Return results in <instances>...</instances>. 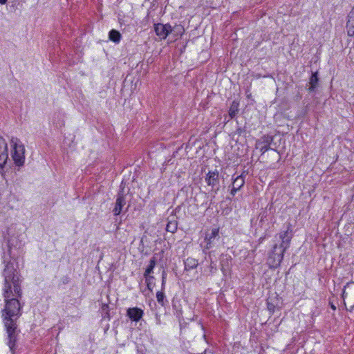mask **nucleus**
I'll return each instance as SVG.
<instances>
[{
  "label": "nucleus",
  "mask_w": 354,
  "mask_h": 354,
  "mask_svg": "<svg viewBox=\"0 0 354 354\" xmlns=\"http://www.w3.org/2000/svg\"><path fill=\"white\" fill-rule=\"evenodd\" d=\"M267 308L268 311L272 315L274 313L275 306L274 304L267 301Z\"/></svg>",
  "instance_id": "30"
},
{
  "label": "nucleus",
  "mask_w": 354,
  "mask_h": 354,
  "mask_svg": "<svg viewBox=\"0 0 354 354\" xmlns=\"http://www.w3.org/2000/svg\"><path fill=\"white\" fill-rule=\"evenodd\" d=\"M219 229L214 228L212 230L211 233L209 234H206L205 239L208 241H212V239H215L218 236Z\"/></svg>",
  "instance_id": "25"
},
{
  "label": "nucleus",
  "mask_w": 354,
  "mask_h": 354,
  "mask_svg": "<svg viewBox=\"0 0 354 354\" xmlns=\"http://www.w3.org/2000/svg\"><path fill=\"white\" fill-rule=\"evenodd\" d=\"M140 243L143 245V238L141 239Z\"/></svg>",
  "instance_id": "42"
},
{
  "label": "nucleus",
  "mask_w": 354,
  "mask_h": 354,
  "mask_svg": "<svg viewBox=\"0 0 354 354\" xmlns=\"http://www.w3.org/2000/svg\"><path fill=\"white\" fill-rule=\"evenodd\" d=\"M126 195L127 194L125 193L124 187H120L119 192L117 194L115 206L113 209V213L114 216H118L122 213V209L126 205Z\"/></svg>",
  "instance_id": "7"
},
{
  "label": "nucleus",
  "mask_w": 354,
  "mask_h": 354,
  "mask_svg": "<svg viewBox=\"0 0 354 354\" xmlns=\"http://www.w3.org/2000/svg\"><path fill=\"white\" fill-rule=\"evenodd\" d=\"M248 174V173L245 174V171H243L242 174L239 176H237L236 178H242V179H244L245 180V178L246 176V175Z\"/></svg>",
  "instance_id": "35"
},
{
  "label": "nucleus",
  "mask_w": 354,
  "mask_h": 354,
  "mask_svg": "<svg viewBox=\"0 0 354 354\" xmlns=\"http://www.w3.org/2000/svg\"><path fill=\"white\" fill-rule=\"evenodd\" d=\"M71 281V278L68 277V276H64L62 279H61V282L62 284L64 285H66V284H68Z\"/></svg>",
  "instance_id": "31"
},
{
  "label": "nucleus",
  "mask_w": 354,
  "mask_h": 354,
  "mask_svg": "<svg viewBox=\"0 0 354 354\" xmlns=\"http://www.w3.org/2000/svg\"><path fill=\"white\" fill-rule=\"evenodd\" d=\"M126 315L131 322H138L143 317L144 310L138 307L129 308Z\"/></svg>",
  "instance_id": "11"
},
{
  "label": "nucleus",
  "mask_w": 354,
  "mask_h": 354,
  "mask_svg": "<svg viewBox=\"0 0 354 354\" xmlns=\"http://www.w3.org/2000/svg\"><path fill=\"white\" fill-rule=\"evenodd\" d=\"M268 216V212L266 209H262L260 213L259 214L258 218H259V223L262 225L264 220Z\"/></svg>",
  "instance_id": "29"
},
{
  "label": "nucleus",
  "mask_w": 354,
  "mask_h": 354,
  "mask_svg": "<svg viewBox=\"0 0 354 354\" xmlns=\"http://www.w3.org/2000/svg\"><path fill=\"white\" fill-rule=\"evenodd\" d=\"M346 30L349 36L354 35V17H349L346 23Z\"/></svg>",
  "instance_id": "20"
},
{
  "label": "nucleus",
  "mask_w": 354,
  "mask_h": 354,
  "mask_svg": "<svg viewBox=\"0 0 354 354\" xmlns=\"http://www.w3.org/2000/svg\"><path fill=\"white\" fill-rule=\"evenodd\" d=\"M11 155H24L25 147L17 138L12 137L10 139Z\"/></svg>",
  "instance_id": "10"
},
{
  "label": "nucleus",
  "mask_w": 354,
  "mask_h": 354,
  "mask_svg": "<svg viewBox=\"0 0 354 354\" xmlns=\"http://www.w3.org/2000/svg\"><path fill=\"white\" fill-rule=\"evenodd\" d=\"M165 285H166V280L162 279L160 291H165Z\"/></svg>",
  "instance_id": "34"
},
{
  "label": "nucleus",
  "mask_w": 354,
  "mask_h": 354,
  "mask_svg": "<svg viewBox=\"0 0 354 354\" xmlns=\"http://www.w3.org/2000/svg\"><path fill=\"white\" fill-rule=\"evenodd\" d=\"M211 274H214L217 272L216 263L210 258V265L209 266Z\"/></svg>",
  "instance_id": "28"
},
{
  "label": "nucleus",
  "mask_w": 354,
  "mask_h": 354,
  "mask_svg": "<svg viewBox=\"0 0 354 354\" xmlns=\"http://www.w3.org/2000/svg\"><path fill=\"white\" fill-rule=\"evenodd\" d=\"M178 228V223L176 221H169L166 226V230L171 233H175Z\"/></svg>",
  "instance_id": "21"
},
{
  "label": "nucleus",
  "mask_w": 354,
  "mask_h": 354,
  "mask_svg": "<svg viewBox=\"0 0 354 354\" xmlns=\"http://www.w3.org/2000/svg\"><path fill=\"white\" fill-rule=\"evenodd\" d=\"M203 252L205 254H208V255H209V259L211 258V253H212V252H207V249H205V248H203Z\"/></svg>",
  "instance_id": "36"
},
{
  "label": "nucleus",
  "mask_w": 354,
  "mask_h": 354,
  "mask_svg": "<svg viewBox=\"0 0 354 354\" xmlns=\"http://www.w3.org/2000/svg\"><path fill=\"white\" fill-rule=\"evenodd\" d=\"M145 283L147 287V289L152 292L153 287L155 286V277L153 276L145 277Z\"/></svg>",
  "instance_id": "22"
},
{
  "label": "nucleus",
  "mask_w": 354,
  "mask_h": 354,
  "mask_svg": "<svg viewBox=\"0 0 354 354\" xmlns=\"http://www.w3.org/2000/svg\"><path fill=\"white\" fill-rule=\"evenodd\" d=\"M239 112V104L233 101L229 110V115L230 118H234Z\"/></svg>",
  "instance_id": "19"
},
{
  "label": "nucleus",
  "mask_w": 354,
  "mask_h": 354,
  "mask_svg": "<svg viewBox=\"0 0 354 354\" xmlns=\"http://www.w3.org/2000/svg\"><path fill=\"white\" fill-rule=\"evenodd\" d=\"M13 158V163L20 167L24 165L25 156H11Z\"/></svg>",
  "instance_id": "26"
},
{
  "label": "nucleus",
  "mask_w": 354,
  "mask_h": 354,
  "mask_svg": "<svg viewBox=\"0 0 354 354\" xmlns=\"http://www.w3.org/2000/svg\"><path fill=\"white\" fill-rule=\"evenodd\" d=\"M156 265V258L153 256L151 258L149 261V263L147 266L145 273L144 277H149L151 276V274L153 272V269Z\"/></svg>",
  "instance_id": "15"
},
{
  "label": "nucleus",
  "mask_w": 354,
  "mask_h": 354,
  "mask_svg": "<svg viewBox=\"0 0 354 354\" xmlns=\"http://www.w3.org/2000/svg\"><path fill=\"white\" fill-rule=\"evenodd\" d=\"M7 2V0H0L1 4H5Z\"/></svg>",
  "instance_id": "40"
},
{
  "label": "nucleus",
  "mask_w": 354,
  "mask_h": 354,
  "mask_svg": "<svg viewBox=\"0 0 354 354\" xmlns=\"http://www.w3.org/2000/svg\"><path fill=\"white\" fill-rule=\"evenodd\" d=\"M20 243L15 237L8 239V254L9 259L3 257L6 264L3 272L4 286L3 295L5 299V307L3 310V322L8 334V346L12 353H15L18 335L20 330L17 324V319L22 315L24 303L22 298L21 283L23 277L19 270L17 259L21 254Z\"/></svg>",
  "instance_id": "1"
},
{
  "label": "nucleus",
  "mask_w": 354,
  "mask_h": 354,
  "mask_svg": "<svg viewBox=\"0 0 354 354\" xmlns=\"http://www.w3.org/2000/svg\"><path fill=\"white\" fill-rule=\"evenodd\" d=\"M184 264H185V270H190L196 268L198 265V260L195 259L194 258L188 257L185 260Z\"/></svg>",
  "instance_id": "14"
},
{
  "label": "nucleus",
  "mask_w": 354,
  "mask_h": 354,
  "mask_svg": "<svg viewBox=\"0 0 354 354\" xmlns=\"http://www.w3.org/2000/svg\"><path fill=\"white\" fill-rule=\"evenodd\" d=\"M109 39L115 43H119L121 39V34L115 30H111L109 34Z\"/></svg>",
  "instance_id": "18"
},
{
  "label": "nucleus",
  "mask_w": 354,
  "mask_h": 354,
  "mask_svg": "<svg viewBox=\"0 0 354 354\" xmlns=\"http://www.w3.org/2000/svg\"><path fill=\"white\" fill-rule=\"evenodd\" d=\"M286 251L277 244L274 245L267 259V264L270 269L274 270L280 266Z\"/></svg>",
  "instance_id": "2"
},
{
  "label": "nucleus",
  "mask_w": 354,
  "mask_h": 354,
  "mask_svg": "<svg viewBox=\"0 0 354 354\" xmlns=\"http://www.w3.org/2000/svg\"><path fill=\"white\" fill-rule=\"evenodd\" d=\"M243 132H244V130L241 128H238L236 131V133L239 135H241Z\"/></svg>",
  "instance_id": "37"
},
{
  "label": "nucleus",
  "mask_w": 354,
  "mask_h": 354,
  "mask_svg": "<svg viewBox=\"0 0 354 354\" xmlns=\"http://www.w3.org/2000/svg\"><path fill=\"white\" fill-rule=\"evenodd\" d=\"M206 241H207L206 245L204 248L205 249L209 250V248H212V241H208V240H206Z\"/></svg>",
  "instance_id": "33"
},
{
  "label": "nucleus",
  "mask_w": 354,
  "mask_h": 354,
  "mask_svg": "<svg viewBox=\"0 0 354 354\" xmlns=\"http://www.w3.org/2000/svg\"><path fill=\"white\" fill-rule=\"evenodd\" d=\"M279 238L281 240V243L279 246L287 250L290 247V241L292 238V229L290 223L288 224L286 231L279 233Z\"/></svg>",
  "instance_id": "8"
},
{
  "label": "nucleus",
  "mask_w": 354,
  "mask_h": 354,
  "mask_svg": "<svg viewBox=\"0 0 354 354\" xmlns=\"http://www.w3.org/2000/svg\"><path fill=\"white\" fill-rule=\"evenodd\" d=\"M342 297L344 300L347 299L351 308L349 311L351 312L354 309V281L348 282L344 287Z\"/></svg>",
  "instance_id": "6"
},
{
  "label": "nucleus",
  "mask_w": 354,
  "mask_h": 354,
  "mask_svg": "<svg viewBox=\"0 0 354 354\" xmlns=\"http://www.w3.org/2000/svg\"><path fill=\"white\" fill-rule=\"evenodd\" d=\"M171 306L174 315L178 318L179 322L184 319L183 315V308L181 300L178 297H174L171 300Z\"/></svg>",
  "instance_id": "12"
},
{
  "label": "nucleus",
  "mask_w": 354,
  "mask_h": 354,
  "mask_svg": "<svg viewBox=\"0 0 354 354\" xmlns=\"http://www.w3.org/2000/svg\"><path fill=\"white\" fill-rule=\"evenodd\" d=\"M156 299L158 303L162 307H165L168 305V300L166 298L164 291H158L156 292Z\"/></svg>",
  "instance_id": "16"
},
{
  "label": "nucleus",
  "mask_w": 354,
  "mask_h": 354,
  "mask_svg": "<svg viewBox=\"0 0 354 354\" xmlns=\"http://www.w3.org/2000/svg\"><path fill=\"white\" fill-rule=\"evenodd\" d=\"M13 164V158L11 157V158H9V157L6 160V165L5 167H1V169L2 170V174L5 171H8L10 169H11L12 165Z\"/></svg>",
  "instance_id": "27"
},
{
  "label": "nucleus",
  "mask_w": 354,
  "mask_h": 354,
  "mask_svg": "<svg viewBox=\"0 0 354 354\" xmlns=\"http://www.w3.org/2000/svg\"><path fill=\"white\" fill-rule=\"evenodd\" d=\"M245 184V180L242 178H235L233 179L232 186L236 187V189H241Z\"/></svg>",
  "instance_id": "24"
},
{
  "label": "nucleus",
  "mask_w": 354,
  "mask_h": 354,
  "mask_svg": "<svg viewBox=\"0 0 354 354\" xmlns=\"http://www.w3.org/2000/svg\"><path fill=\"white\" fill-rule=\"evenodd\" d=\"M239 189H236V187L232 186V189L230 191V194L232 196H234L236 194V192L239 191Z\"/></svg>",
  "instance_id": "32"
},
{
  "label": "nucleus",
  "mask_w": 354,
  "mask_h": 354,
  "mask_svg": "<svg viewBox=\"0 0 354 354\" xmlns=\"http://www.w3.org/2000/svg\"><path fill=\"white\" fill-rule=\"evenodd\" d=\"M319 82L318 78V72H315L312 73V75L309 80L310 87L308 88L309 92H313L317 87Z\"/></svg>",
  "instance_id": "13"
},
{
  "label": "nucleus",
  "mask_w": 354,
  "mask_h": 354,
  "mask_svg": "<svg viewBox=\"0 0 354 354\" xmlns=\"http://www.w3.org/2000/svg\"><path fill=\"white\" fill-rule=\"evenodd\" d=\"M330 306L333 310H336V306L333 303L330 302Z\"/></svg>",
  "instance_id": "39"
},
{
  "label": "nucleus",
  "mask_w": 354,
  "mask_h": 354,
  "mask_svg": "<svg viewBox=\"0 0 354 354\" xmlns=\"http://www.w3.org/2000/svg\"><path fill=\"white\" fill-rule=\"evenodd\" d=\"M221 270L223 275L226 276L230 274L232 267V258L228 254H222L220 258Z\"/></svg>",
  "instance_id": "9"
},
{
  "label": "nucleus",
  "mask_w": 354,
  "mask_h": 354,
  "mask_svg": "<svg viewBox=\"0 0 354 354\" xmlns=\"http://www.w3.org/2000/svg\"><path fill=\"white\" fill-rule=\"evenodd\" d=\"M263 239H264V238H263V237H261V238L259 239V241L260 243H261V242L263 241Z\"/></svg>",
  "instance_id": "41"
},
{
  "label": "nucleus",
  "mask_w": 354,
  "mask_h": 354,
  "mask_svg": "<svg viewBox=\"0 0 354 354\" xmlns=\"http://www.w3.org/2000/svg\"><path fill=\"white\" fill-rule=\"evenodd\" d=\"M154 30L160 39H165L173 31L181 33L184 29L181 26H176L172 28L169 24H162L159 23L154 24Z\"/></svg>",
  "instance_id": "4"
},
{
  "label": "nucleus",
  "mask_w": 354,
  "mask_h": 354,
  "mask_svg": "<svg viewBox=\"0 0 354 354\" xmlns=\"http://www.w3.org/2000/svg\"><path fill=\"white\" fill-rule=\"evenodd\" d=\"M273 138L269 135H265L257 140L255 145V149L257 152L261 153V155L267 151L277 152L279 154V151H277L272 146Z\"/></svg>",
  "instance_id": "3"
},
{
  "label": "nucleus",
  "mask_w": 354,
  "mask_h": 354,
  "mask_svg": "<svg viewBox=\"0 0 354 354\" xmlns=\"http://www.w3.org/2000/svg\"><path fill=\"white\" fill-rule=\"evenodd\" d=\"M100 311H101L102 317L103 319H107L108 320L111 319V316L110 314V308H109V304H102Z\"/></svg>",
  "instance_id": "17"
},
{
  "label": "nucleus",
  "mask_w": 354,
  "mask_h": 354,
  "mask_svg": "<svg viewBox=\"0 0 354 354\" xmlns=\"http://www.w3.org/2000/svg\"><path fill=\"white\" fill-rule=\"evenodd\" d=\"M0 155H8L7 142L1 136H0Z\"/></svg>",
  "instance_id": "23"
},
{
  "label": "nucleus",
  "mask_w": 354,
  "mask_h": 354,
  "mask_svg": "<svg viewBox=\"0 0 354 354\" xmlns=\"http://www.w3.org/2000/svg\"><path fill=\"white\" fill-rule=\"evenodd\" d=\"M205 181L208 186L212 187L211 192L213 194V197L214 198L221 187L219 172L216 169L214 171H209L205 177Z\"/></svg>",
  "instance_id": "5"
},
{
  "label": "nucleus",
  "mask_w": 354,
  "mask_h": 354,
  "mask_svg": "<svg viewBox=\"0 0 354 354\" xmlns=\"http://www.w3.org/2000/svg\"><path fill=\"white\" fill-rule=\"evenodd\" d=\"M166 279H167V272L165 270H163L162 272V279L166 280Z\"/></svg>",
  "instance_id": "38"
}]
</instances>
